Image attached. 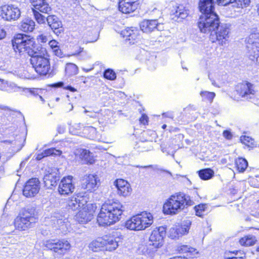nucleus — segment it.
Masks as SVG:
<instances>
[{
  "instance_id": "nucleus-1",
  "label": "nucleus",
  "mask_w": 259,
  "mask_h": 259,
  "mask_svg": "<svg viewBox=\"0 0 259 259\" xmlns=\"http://www.w3.org/2000/svg\"><path fill=\"white\" fill-rule=\"evenodd\" d=\"M12 45L16 53H18L20 55L25 53L30 57L29 61L38 75L48 78L56 74L54 69L51 70L50 59L45 55L46 50L36 44L33 37L18 33L12 39Z\"/></svg>"
},
{
  "instance_id": "nucleus-2",
  "label": "nucleus",
  "mask_w": 259,
  "mask_h": 259,
  "mask_svg": "<svg viewBox=\"0 0 259 259\" xmlns=\"http://www.w3.org/2000/svg\"><path fill=\"white\" fill-rule=\"evenodd\" d=\"M198 8L202 13L197 22L200 31L210 33L209 40L223 45L228 40L230 25L221 24L218 15L214 12V0H199Z\"/></svg>"
},
{
  "instance_id": "nucleus-3",
  "label": "nucleus",
  "mask_w": 259,
  "mask_h": 259,
  "mask_svg": "<svg viewBox=\"0 0 259 259\" xmlns=\"http://www.w3.org/2000/svg\"><path fill=\"white\" fill-rule=\"evenodd\" d=\"M125 207L118 200L106 201L102 205L97 217L99 226H110L119 221Z\"/></svg>"
},
{
  "instance_id": "nucleus-4",
  "label": "nucleus",
  "mask_w": 259,
  "mask_h": 259,
  "mask_svg": "<svg viewBox=\"0 0 259 259\" xmlns=\"http://www.w3.org/2000/svg\"><path fill=\"white\" fill-rule=\"evenodd\" d=\"M35 208L32 206H27L20 212L15 219L14 226L20 231H25L32 227L36 220Z\"/></svg>"
},
{
  "instance_id": "nucleus-5",
  "label": "nucleus",
  "mask_w": 259,
  "mask_h": 259,
  "mask_svg": "<svg viewBox=\"0 0 259 259\" xmlns=\"http://www.w3.org/2000/svg\"><path fill=\"white\" fill-rule=\"evenodd\" d=\"M153 222L152 214L143 211L132 217L125 222V226L128 229L134 231L143 230L150 227Z\"/></svg>"
},
{
  "instance_id": "nucleus-6",
  "label": "nucleus",
  "mask_w": 259,
  "mask_h": 259,
  "mask_svg": "<svg viewBox=\"0 0 259 259\" xmlns=\"http://www.w3.org/2000/svg\"><path fill=\"white\" fill-rule=\"evenodd\" d=\"M248 64L259 63V33L250 34L245 39Z\"/></svg>"
},
{
  "instance_id": "nucleus-7",
  "label": "nucleus",
  "mask_w": 259,
  "mask_h": 259,
  "mask_svg": "<svg viewBox=\"0 0 259 259\" xmlns=\"http://www.w3.org/2000/svg\"><path fill=\"white\" fill-rule=\"evenodd\" d=\"M166 234V228L163 226L156 228L153 230L149 237L148 245L144 248L147 253H153L163 245V239Z\"/></svg>"
},
{
  "instance_id": "nucleus-8",
  "label": "nucleus",
  "mask_w": 259,
  "mask_h": 259,
  "mask_svg": "<svg viewBox=\"0 0 259 259\" xmlns=\"http://www.w3.org/2000/svg\"><path fill=\"white\" fill-rule=\"evenodd\" d=\"M44 245L47 249L53 252L55 256L64 254L70 248L69 242L64 239H49L44 243Z\"/></svg>"
},
{
  "instance_id": "nucleus-9",
  "label": "nucleus",
  "mask_w": 259,
  "mask_h": 259,
  "mask_svg": "<svg viewBox=\"0 0 259 259\" xmlns=\"http://www.w3.org/2000/svg\"><path fill=\"white\" fill-rule=\"evenodd\" d=\"M236 91L237 94L245 100L254 98L256 94L255 85L248 81L238 83L236 87Z\"/></svg>"
},
{
  "instance_id": "nucleus-10",
  "label": "nucleus",
  "mask_w": 259,
  "mask_h": 259,
  "mask_svg": "<svg viewBox=\"0 0 259 259\" xmlns=\"http://www.w3.org/2000/svg\"><path fill=\"white\" fill-rule=\"evenodd\" d=\"M21 15L20 9L12 5H6L2 6L0 8V16L2 18L8 21L16 20Z\"/></svg>"
},
{
  "instance_id": "nucleus-11",
  "label": "nucleus",
  "mask_w": 259,
  "mask_h": 259,
  "mask_svg": "<svg viewBox=\"0 0 259 259\" xmlns=\"http://www.w3.org/2000/svg\"><path fill=\"white\" fill-rule=\"evenodd\" d=\"M137 59L141 62L145 63L150 70H154L157 66V56L154 52H150L144 49L140 50L137 55Z\"/></svg>"
},
{
  "instance_id": "nucleus-12",
  "label": "nucleus",
  "mask_w": 259,
  "mask_h": 259,
  "mask_svg": "<svg viewBox=\"0 0 259 259\" xmlns=\"http://www.w3.org/2000/svg\"><path fill=\"white\" fill-rule=\"evenodd\" d=\"M140 27L141 30L146 33L164 30L163 24L159 22L157 19H145L140 23Z\"/></svg>"
},
{
  "instance_id": "nucleus-13",
  "label": "nucleus",
  "mask_w": 259,
  "mask_h": 259,
  "mask_svg": "<svg viewBox=\"0 0 259 259\" xmlns=\"http://www.w3.org/2000/svg\"><path fill=\"white\" fill-rule=\"evenodd\" d=\"M40 182L38 178H33L28 180L24 186L23 194L26 197L35 196L40 189Z\"/></svg>"
},
{
  "instance_id": "nucleus-14",
  "label": "nucleus",
  "mask_w": 259,
  "mask_h": 259,
  "mask_svg": "<svg viewBox=\"0 0 259 259\" xmlns=\"http://www.w3.org/2000/svg\"><path fill=\"white\" fill-rule=\"evenodd\" d=\"M60 175L56 169H49L45 172L43 178L44 186L49 189L55 187L60 180Z\"/></svg>"
},
{
  "instance_id": "nucleus-15",
  "label": "nucleus",
  "mask_w": 259,
  "mask_h": 259,
  "mask_svg": "<svg viewBox=\"0 0 259 259\" xmlns=\"http://www.w3.org/2000/svg\"><path fill=\"white\" fill-rule=\"evenodd\" d=\"M88 197L78 194L76 196H73L68 200L67 209L69 211L77 210L81 207L83 208L85 205L88 206Z\"/></svg>"
},
{
  "instance_id": "nucleus-16",
  "label": "nucleus",
  "mask_w": 259,
  "mask_h": 259,
  "mask_svg": "<svg viewBox=\"0 0 259 259\" xmlns=\"http://www.w3.org/2000/svg\"><path fill=\"white\" fill-rule=\"evenodd\" d=\"M99 179L97 175L90 174L84 177L81 187L87 191L92 192L96 190L99 187Z\"/></svg>"
},
{
  "instance_id": "nucleus-17",
  "label": "nucleus",
  "mask_w": 259,
  "mask_h": 259,
  "mask_svg": "<svg viewBox=\"0 0 259 259\" xmlns=\"http://www.w3.org/2000/svg\"><path fill=\"white\" fill-rule=\"evenodd\" d=\"M178 210V193L171 195L163 206V212L165 214H176Z\"/></svg>"
},
{
  "instance_id": "nucleus-18",
  "label": "nucleus",
  "mask_w": 259,
  "mask_h": 259,
  "mask_svg": "<svg viewBox=\"0 0 259 259\" xmlns=\"http://www.w3.org/2000/svg\"><path fill=\"white\" fill-rule=\"evenodd\" d=\"M76 161L82 163L93 164L95 162L93 154L89 150L79 148L74 152Z\"/></svg>"
},
{
  "instance_id": "nucleus-19",
  "label": "nucleus",
  "mask_w": 259,
  "mask_h": 259,
  "mask_svg": "<svg viewBox=\"0 0 259 259\" xmlns=\"http://www.w3.org/2000/svg\"><path fill=\"white\" fill-rule=\"evenodd\" d=\"M47 22L49 27L57 35L59 36L63 33L64 28L62 21L57 16L49 15L47 17Z\"/></svg>"
},
{
  "instance_id": "nucleus-20",
  "label": "nucleus",
  "mask_w": 259,
  "mask_h": 259,
  "mask_svg": "<svg viewBox=\"0 0 259 259\" xmlns=\"http://www.w3.org/2000/svg\"><path fill=\"white\" fill-rule=\"evenodd\" d=\"M72 178L69 176L62 179L58 187V192L61 195H68L74 191L75 187L72 183Z\"/></svg>"
},
{
  "instance_id": "nucleus-21",
  "label": "nucleus",
  "mask_w": 259,
  "mask_h": 259,
  "mask_svg": "<svg viewBox=\"0 0 259 259\" xmlns=\"http://www.w3.org/2000/svg\"><path fill=\"white\" fill-rule=\"evenodd\" d=\"M117 194L123 197L128 196L132 190L130 184L123 179H117L114 182Z\"/></svg>"
},
{
  "instance_id": "nucleus-22",
  "label": "nucleus",
  "mask_w": 259,
  "mask_h": 259,
  "mask_svg": "<svg viewBox=\"0 0 259 259\" xmlns=\"http://www.w3.org/2000/svg\"><path fill=\"white\" fill-rule=\"evenodd\" d=\"M120 34L123 37H126L125 40L130 44H134L139 39V30L135 27H127L121 31Z\"/></svg>"
},
{
  "instance_id": "nucleus-23",
  "label": "nucleus",
  "mask_w": 259,
  "mask_h": 259,
  "mask_svg": "<svg viewBox=\"0 0 259 259\" xmlns=\"http://www.w3.org/2000/svg\"><path fill=\"white\" fill-rule=\"evenodd\" d=\"M104 249L112 251L115 250L118 246L120 238L115 237L113 235H105L103 236Z\"/></svg>"
},
{
  "instance_id": "nucleus-24",
  "label": "nucleus",
  "mask_w": 259,
  "mask_h": 259,
  "mask_svg": "<svg viewBox=\"0 0 259 259\" xmlns=\"http://www.w3.org/2000/svg\"><path fill=\"white\" fill-rule=\"evenodd\" d=\"M194 204L190 196L183 192H179V212L183 210L184 213L188 211V207Z\"/></svg>"
},
{
  "instance_id": "nucleus-25",
  "label": "nucleus",
  "mask_w": 259,
  "mask_h": 259,
  "mask_svg": "<svg viewBox=\"0 0 259 259\" xmlns=\"http://www.w3.org/2000/svg\"><path fill=\"white\" fill-rule=\"evenodd\" d=\"M25 141V138L24 134L23 133H21L19 135H16V136L14 137V140H6L5 142L15 145V150L16 152H18L24 146V143Z\"/></svg>"
},
{
  "instance_id": "nucleus-26",
  "label": "nucleus",
  "mask_w": 259,
  "mask_h": 259,
  "mask_svg": "<svg viewBox=\"0 0 259 259\" xmlns=\"http://www.w3.org/2000/svg\"><path fill=\"white\" fill-rule=\"evenodd\" d=\"M139 3H126L122 2L118 3L119 10L124 14H130L135 12L139 6Z\"/></svg>"
},
{
  "instance_id": "nucleus-27",
  "label": "nucleus",
  "mask_w": 259,
  "mask_h": 259,
  "mask_svg": "<svg viewBox=\"0 0 259 259\" xmlns=\"http://www.w3.org/2000/svg\"><path fill=\"white\" fill-rule=\"evenodd\" d=\"M93 218L92 213L85 210L79 211L75 216L74 219L79 224H85L91 221Z\"/></svg>"
},
{
  "instance_id": "nucleus-28",
  "label": "nucleus",
  "mask_w": 259,
  "mask_h": 259,
  "mask_svg": "<svg viewBox=\"0 0 259 259\" xmlns=\"http://www.w3.org/2000/svg\"><path fill=\"white\" fill-rule=\"evenodd\" d=\"M35 22L30 18L23 19L19 24V29L24 32H32L35 28Z\"/></svg>"
},
{
  "instance_id": "nucleus-29",
  "label": "nucleus",
  "mask_w": 259,
  "mask_h": 259,
  "mask_svg": "<svg viewBox=\"0 0 259 259\" xmlns=\"http://www.w3.org/2000/svg\"><path fill=\"white\" fill-rule=\"evenodd\" d=\"M44 90L39 88H25L23 89V92L27 96H32L35 98H38L42 103H45V100L41 96Z\"/></svg>"
},
{
  "instance_id": "nucleus-30",
  "label": "nucleus",
  "mask_w": 259,
  "mask_h": 259,
  "mask_svg": "<svg viewBox=\"0 0 259 259\" xmlns=\"http://www.w3.org/2000/svg\"><path fill=\"white\" fill-rule=\"evenodd\" d=\"M62 154V151L60 150L56 149V148H50L44 150L40 153L37 154L35 159L37 160H40L45 157L51 155H60Z\"/></svg>"
},
{
  "instance_id": "nucleus-31",
  "label": "nucleus",
  "mask_w": 259,
  "mask_h": 259,
  "mask_svg": "<svg viewBox=\"0 0 259 259\" xmlns=\"http://www.w3.org/2000/svg\"><path fill=\"white\" fill-rule=\"evenodd\" d=\"M191 225L192 222L189 219L186 218L181 221L179 224V235H187L189 233Z\"/></svg>"
},
{
  "instance_id": "nucleus-32",
  "label": "nucleus",
  "mask_w": 259,
  "mask_h": 259,
  "mask_svg": "<svg viewBox=\"0 0 259 259\" xmlns=\"http://www.w3.org/2000/svg\"><path fill=\"white\" fill-rule=\"evenodd\" d=\"M103 239V237L98 238L95 240L93 241L89 244V248L91 250L94 252H97L99 250H101L103 248L104 249Z\"/></svg>"
},
{
  "instance_id": "nucleus-33",
  "label": "nucleus",
  "mask_w": 259,
  "mask_h": 259,
  "mask_svg": "<svg viewBox=\"0 0 259 259\" xmlns=\"http://www.w3.org/2000/svg\"><path fill=\"white\" fill-rule=\"evenodd\" d=\"M200 178L203 180H208L214 176V171L210 168L201 169L197 171Z\"/></svg>"
},
{
  "instance_id": "nucleus-34",
  "label": "nucleus",
  "mask_w": 259,
  "mask_h": 259,
  "mask_svg": "<svg viewBox=\"0 0 259 259\" xmlns=\"http://www.w3.org/2000/svg\"><path fill=\"white\" fill-rule=\"evenodd\" d=\"M177 141L174 140L172 141V145H169L167 148L162 149L163 153H166L167 155H171L174 159L175 154L177 152L178 150V144H176Z\"/></svg>"
},
{
  "instance_id": "nucleus-35",
  "label": "nucleus",
  "mask_w": 259,
  "mask_h": 259,
  "mask_svg": "<svg viewBox=\"0 0 259 259\" xmlns=\"http://www.w3.org/2000/svg\"><path fill=\"white\" fill-rule=\"evenodd\" d=\"M235 163L237 169L240 172H243L248 166L247 161L243 158H238Z\"/></svg>"
},
{
  "instance_id": "nucleus-36",
  "label": "nucleus",
  "mask_w": 259,
  "mask_h": 259,
  "mask_svg": "<svg viewBox=\"0 0 259 259\" xmlns=\"http://www.w3.org/2000/svg\"><path fill=\"white\" fill-rule=\"evenodd\" d=\"M77 66L73 63H67L65 67V73L68 76L75 75L78 72Z\"/></svg>"
},
{
  "instance_id": "nucleus-37",
  "label": "nucleus",
  "mask_w": 259,
  "mask_h": 259,
  "mask_svg": "<svg viewBox=\"0 0 259 259\" xmlns=\"http://www.w3.org/2000/svg\"><path fill=\"white\" fill-rule=\"evenodd\" d=\"M256 240L255 237L253 235H248L240 240L241 244L245 246H251L254 244Z\"/></svg>"
},
{
  "instance_id": "nucleus-38",
  "label": "nucleus",
  "mask_w": 259,
  "mask_h": 259,
  "mask_svg": "<svg viewBox=\"0 0 259 259\" xmlns=\"http://www.w3.org/2000/svg\"><path fill=\"white\" fill-rule=\"evenodd\" d=\"M240 140L242 143L248 147L253 148L256 145L254 139L249 136H242Z\"/></svg>"
},
{
  "instance_id": "nucleus-39",
  "label": "nucleus",
  "mask_w": 259,
  "mask_h": 259,
  "mask_svg": "<svg viewBox=\"0 0 259 259\" xmlns=\"http://www.w3.org/2000/svg\"><path fill=\"white\" fill-rule=\"evenodd\" d=\"M33 15L35 20L39 24H44L47 21V18H46L42 14H41L39 11L32 9Z\"/></svg>"
},
{
  "instance_id": "nucleus-40",
  "label": "nucleus",
  "mask_w": 259,
  "mask_h": 259,
  "mask_svg": "<svg viewBox=\"0 0 259 259\" xmlns=\"http://www.w3.org/2000/svg\"><path fill=\"white\" fill-rule=\"evenodd\" d=\"M207 208L206 204H199L197 205H196L194 207V209L195 211L196 215L203 218V213L205 211Z\"/></svg>"
},
{
  "instance_id": "nucleus-41",
  "label": "nucleus",
  "mask_w": 259,
  "mask_h": 259,
  "mask_svg": "<svg viewBox=\"0 0 259 259\" xmlns=\"http://www.w3.org/2000/svg\"><path fill=\"white\" fill-rule=\"evenodd\" d=\"M244 252L240 250L226 251L224 253V258L225 259H232L234 258L235 256L244 255Z\"/></svg>"
},
{
  "instance_id": "nucleus-42",
  "label": "nucleus",
  "mask_w": 259,
  "mask_h": 259,
  "mask_svg": "<svg viewBox=\"0 0 259 259\" xmlns=\"http://www.w3.org/2000/svg\"><path fill=\"white\" fill-rule=\"evenodd\" d=\"M200 95L203 101L207 100L210 102H212L215 96L214 93L208 91H202L200 92Z\"/></svg>"
},
{
  "instance_id": "nucleus-43",
  "label": "nucleus",
  "mask_w": 259,
  "mask_h": 259,
  "mask_svg": "<svg viewBox=\"0 0 259 259\" xmlns=\"http://www.w3.org/2000/svg\"><path fill=\"white\" fill-rule=\"evenodd\" d=\"M103 76L107 79L114 80L116 78V74L113 69L109 68L105 70Z\"/></svg>"
},
{
  "instance_id": "nucleus-44",
  "label": "nucleus",
  "mask_w": 259,
  "mask_h": 259,
  "mask_svg": "<svg viewBox=\"0 0 259 259\" xmlns=\"http://www.w3.org/2000/svg\"><path fill=\"white\" fill-rule=\"evenodd\" d=\"M250 3V0H233L231 4L233 7L242 8L248 6Z\"/></svg>"
},
{
  "instance_id": "nucleus-45",
  "label": "nucleus",
  "mask_w": 259,
  "mask_h": 259,
  "mask_svg": "<svg viewBox=\"0 0 259 259\" xmlns=\"http://www.w3.org/2000/svg\"><path fill=\"white\" fill-rule=\"evenodd\" d=\"M40 6H41L40 8H34L33 7V9L36 10L38 11H39L40 12L47 14L49 13V12L52 10L51 7L49 6V4L47 3V1L43 2V4L40 3Z\"/></svg>"
},
{
  "instance_id": "nucleus-46",
  "label": "nucleus",
  "mask_w": 259,
  "mask_h": 259,
  "mask_svg": "<svg viewBox=\"0 0 259 259\" xmlns=\"http://www.w3.org/2000/svg\"><path fill=\"white\" fill-rule=\"evenodd\" d=\"M195 251V249L194 248L190 247L188 245H181L179 246V254L182 253H187V256H188V253L191 254V253H193Z\"/></svg>"
},
{
  "instance_id": "nucleus-47",
  "label": "nucleus",
  "mask_w": 259,
  "mask_h": 259,
  "mask_svg": "<svg viewBox=\"0 0 259 259\" xmlns=\"http://www.w3.org/2000/svg\"><path fill=\"white\" fill-rule=\"evenodd\" d=\"M169 237L172 239L178 238V228L177 227L171 228L169 231Z\"/></svg>"
},
{
  "instance_id": "nucleus-48",
  "label": "nucleus",
  "mask_w": 259,
  "mask_h": 259,
  "mask_svg": "<svg viewBox=\"0 0 259 259\" xmlns=\"http://www.w3.org/2000/svg\"><path fill=\"white\" fill-rule=\"evenodd\" d=\"M51 221L53 222L54 225H59L63 223L62 217L58 214L51 217Z\"/></svg>"
},
{
  "instance_id": "nucleus-49",
  "label": "nucleus",
  "mask_w": 259,
  "mask_h": 259,
  "mask_svg": "<svg viewBox=\"0 0 259 259\" xmlns=\"http://www.w3.org/2000/svg\"><path fill=\"white\" fill-rule=\"evenodd\" d=\"M182 9L179 7V18L181 19H186L187 20H188V18L190 17L189 15L188 11L187 10H183V11H181Z\"/></svg>"
},
{
  "instance_id": "nucleus-50",
  "label": "nucleus",
  "mask_w": 259,
  "mask_h": 259,
  "mask_svg": "<svg viewBox=\"0 0 259 259\" xmlns=\"http://www.w3.org/2000/svg\"><path fill=\"white\" fill-rule=\"evenodd\" d=\"M170 5H172L174 6V9L171 10L170 11V16L171 17V19H175V18L172 17V16H174L176 14H177L178 13V6L176 3L174 2H171L170 3Z\"/></svg>"
},
{
  "instance_id": "nucleus-51",
  "label": "nucleus",
  "mask_w": 259,
  "mask_h": 259,
  "mask_svg": "<svg viewBox=\"0 0 259 259\" xmlns=\"http://www.w3.org/2000/svg\"><path fill=\"white\" fill-rule=\"evenodd\" d=\"M179 182L184 183L185 186H190L191 184L190 180L186 176H181L179 175Z\"/></svg>"
},
{
  "instance_id": "nucleus-52",
  "label": "nucleus",
  "mask_w": 259,
  "mask_h": 259,
  "mask_svg": "<svg viewBox=\"0 0 259 259\" xmlns=\"http://www.w3.org/2000/svg\"><path fill=\"white\" fill-rule=\"evenodd\" d=\"M32 6L34 8H40V4L46 2V0H29Z\"/></svg>"
},
{
  "instance_id": "nucleus-53",
  "label": "nucleus",
  "mask_w": 259,
  "mask_h": 259,
  "mask_svg": "<svg viewBox=\"0 0 259 259\" xmlns=\"http://www.w3.org/2000/svg\"><path fill=\"white\" fill-rule=\"evenodd\" d=\"M223 135L227 140H231L233 137L231 132L228 130L224 131Z\"/></svg>"
},
{
  "instance_id": "nucleus-54",
  "label": "nucleus",
  "mask_w": 259,
  "mask_h": 259,
  "mask_svg": "<svg viewBox=\"0 0 259 259\" xmlns=\"http://www.w3.org/2000/svg\"><path fill=\"white\" fill-rule=\"evenodd\" d=\"M64 85L65 83L63 81H59L51 84L50 86L54 88H63L64 89Z\"/></svg>"
},
{
  "instance_id": "nucleus-55",
  "label": "nucleus",
  "mask_w": 259,
  "mask_h": 259,
  "mask_svg": "<svg viewBox=\"0 0 259 259\" xmlns=\"http://www.w3.org/2000/svg\"><path fill=\"white\" fill-rule=\"evenodd\" d=\"M233 0H217L218 4L222 6H227L232 3Z\"/></svg>"
},
{
  "instance_id": "nucleus-56",
  "label": "nucleus",
  "mask_w": 259,
  "mask_h": 259,
  "mask_svg": "<svg viewBox=\"0 0 259 259\" xmlns=\"http://www.w3.org/2000/svg\"><path fill=\"white\" fill-rule=\"evenodd\" d=\"M37 40L41 43H46L48 40V38L46 36L43 34H40L38 36Z\"/></svg>"
},
{
  "instance_id": "nucleus-57",
  "label": "nucleus",
  "mask_w": 259,
  "mask_h": 259,
  "mask_svg": "<svg viewBox=\"0 0 259 259\" xmlns=\"http://www.w3.org/2000/svg\"><path fill=\"white\" fill-rule=\"evenodd\" d=\"M98 37H95L94 38L86 39L85 37H83V42L86 44L89 42H94L97 40Z\"/></svg>"
},
{
  "instance_id": "nucleus-58",
  "label": "nucleus",
  "mask_w": 259,
  "mask_h": 259,
  "mask_svg": "<svg viewBox=\"0 0 259 259\" xmlns=\"http://www.w3.org/2000/svg\"><path fill=\"white\" fill-rule=\"evenodd\" d=\"M148 116L145 114H143L142 115L141 118H140V121L141 123L145 124L148 122Z\"/></svg>"
},
{
  "instance_id": "nucleus-59",
  "label": "nucleus",
  "mask_w": 259,
  "mask_h": 259,
  "mask_svg": "<svg viewBox=\"0 0 259 259\" xmlns=\"http://www.w3.org/2000/svg\"><path fill=\"white\" fill-rule=\"evenodd\" d=\"M64 89L68 90L71 92H75L76 91V89L74 87H72L71 85H67L64 87Z\"/></svg>"
},
{
  "instance_id": "nucleus-60",
  "label": "nucleus",
  "mask_w": 259,
  "mask_h": 259,
  "mask_svg": "<svg viewBox=\"0 0 259 259\" xmlns=\"http://www.w3.org/2000/svg\"><path fill=\"white\" fill-rule=\"evenodd\" d=\"M139 147H143L144 149L143 150H142L141 151H149V150H150L151 149V148L152 147L151 146L148 147L147 148H146V147H145L144 146V143L143 142H141L139 143Z\"/></svg>"
},
{
  "instance_id": "nucleus-61",
  "label": "nucleus",
  "mask_w": 259,
  "mask_h": 259,
  "mask_svg": "<svg viewBox=\"0 0 259 259\" xmlns=\"http://www.w3.org/2000/svg\"><path fill=\"white\" fill-rule=\"evenodd\" d=\"M0 109L2 110H5V111H8L9 112H11V111L16 112V110L11 109L9 107L4 106V105H0Z\"/></svg>"
},
{
  "instance_id": "nucleus-62",
  "label": "nucleus",
  "mask_w": 259,
  "mask_h": 259,
  "mask_svg": "<svg viewBox=\"0 0 259 259\" xmlns=\"http://www.w3.org/2000/svg\"><path fill=\"white\" fill-rule=\"evenodd\" d=\"M84 131H88L90 133H92L93 134L96 133V129L95 127H93L92 126H89L87 127L84 129Z\"/></svg>"
},
{
  "instance_id": "nucleus-63",
  "label": "nucleus",
  "mask_w": 259,
  "mask_h": 259,
  "mask_svg": "<svg viewBox=\"0 0 259 259\" xmlns=\"http://www.w3.org/2000/svg\"><path fill=\"white\" fill-rule=\"evenodd\" d=\"M82 54H86V52L83 51V48L79 47L78 50L75 52V54L78 55H81Z\"/></svg>"
},
{
  "instance_id": "nucleus-64",
  "label": "nucleus",
  "mask_w": 259,
  "mask_h": 259,
  "mask_svg": "<svg viewBox=\"0 0 259 259\" xmlns=\"http://www.w3.org/2000/svg\"><path fill=\"white\" fill-rule=\"evenodd\" d=\"M11 87L12 88V89L14 91V92H18L19 90H21V88L19 87H17L15 84L14 83H13V84H11Z\"/></svg>"
}]
</instances>
